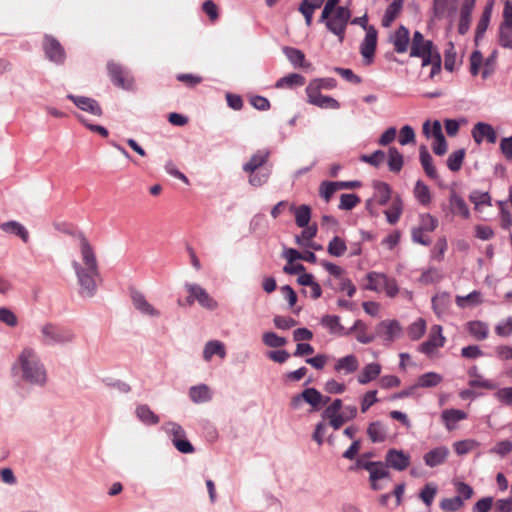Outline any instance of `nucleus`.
I'll list each match as a JSON object with an SVG mask.
<instances>
[{"instance_id":"48","label":"nucleus","mask_w":512,"mask_h":512,"mask_svg":"<svg viewBox=\"0 0 512 512\" xmlns=\"http://www.w3.org/2000/svg\"><path fill=\"white\" fill-rule=\"evenodd\" d=\"M374 197L380 205H385L390 199L391 190L387 183L375 182L374 183Z\"/></svg>"},{"instance_id":"39","label":"nucleus","mask_w":512,"mask_h":512,"mask_svg":"<svg viewBox=\"0 0 512 512\" xmlns=\"http://www.w3.org/2000/svg\"><path fill=\"white\" fill-rule=\"evenodd\" d=\"M388 276L383 273L371 272L367 275L368 283L366 289L381 292L383 291L384 285L387 281Z\"/></svg>"},{"instance_id":"29","label":"nucleus","mask_w":512,"mask_h":512,"mask_svg":"<svg viewBox=\"0 0 512 512\" xmlns=\"http://www.w3.org/2000/svg\"><path fill=\"white\" fill-rule=\"evenodd\" d=\"M381 373V365L378 363H369L365 365L357 376L359 384L365 385L376 379Z\"/></svg>"},{"instance_id":"26","label":"nucleus","mask_w":512,"mask_h":512,"mask_svg":"<svg viewBox=\"0 0 512 512\" xmlns=\"http://www.w3.org/2000/svg\"><path fill=\"white\" fill-rule=\"evenodd\" d=\"M189 397L196 404L205 403L212 399V391L206 384H199L190 387Z\"/></svg>"},{"instance_id":"18","label":"nucleus","mask_w":512,"mask_h":512,"mask_svg":"<svg viewBox=\"0 0 512 512\" xmlns=\"http://www.w3.org/2000/svg\"><path fill=\"white\" fill-rule=\"evenodd\" d=\"M450 454L449 449L446 446H438L428 451L423 460L428 467H436L443 464Z\"/></svg>"},{"instance_id":"12","label":"nucleus","mask_w":512,"mask_h":512,"mask_svg":"<svg viewBox=\"0 0 512 512\" xmlns=\"http://www.w3.org/2000/svg\"><path fill=\"white\" fill-rule=\"evenodd\" d=\"M131 300L133 307L143 316L149 318L160 317V310L155 308L142 293L134 291L131 295Z\"/></svg>"},{"instance_id":"58","label":"nucleus","mask_w":512,"mask_h":512,"mask_svg":"<svg viewBox=\"0 0 512 512\" xmlns=\"http://www.w3.org/2000/svg\"><path fill=\"white\" fill-rule=\"evenodd\" d=\"M321 323L330 330L331 333H340L343 330L340 324V318L335 315H326L322 318Z\"/></svg>"},{"instance_id":"38","label":"nucleus","mask_w":512,"mask_h":512,"mask_svg":"<svg viewBox=\"0 0 512 512\" xmlns=\"http://www.w3.org/2000/svg\"><path fill=\"white\" fill-rule=\"evenodd\" d=\"M454 452L458 456H464L480 446V443L475 439H464L453 443Z\"/></svg>"},{"instance_id":"47","label":"nucleus","mask_w":512,"mask_h":512,"mask_svg":"<svg viewBox=\"0 0 512 512\" xmlns=\"http://www.w3.org/2000/svg\"><path fill=\"white\" fill-rule=\"evenodd\" d=\"M491 14H492V3L488 4L485 7V9L482 13V16L477 24L476 37H475L476 41H478L480 38H482L484 33L486 32V30L489 26Z\"/></svg>"},{"instance_id":"32","label":"nucleus","mask_w":512,"mask_h":512,"mask_svg":"<svg viewBox=\"0 0 512 512\" xmlns=\"http://www.w3.org/2000/svg\"><path fill=\"white\" fill-rule=\"evenodd\" d=\"M450 306V294L439 292L432 298V308L438 317L444 315Z\"/></svg>"},{"instance_id":"3","label":"nucleus","mask_w":512,"mask_h":512,"mask_svg":"<svg viewBox=\"0 0 512 512\" xmlns=\"http://www.w3.org/2000/svg\"><path fill=\"white\" fill-rule=\"evenodd\" d=\"M410 57L421 59L423 72L430 67L427 77L432 79L441 70V56L431 40L415 31L409 46Z\"/></svg>"},{"instance_id":"7","label":"nucleus","mask_w":512,"mask_h":512,"mask_svg":"<svg viewBox=\"0 0 512 512\" xmlns=\"http://www.w3.org/2000/svg\"><path fill=\"white\" fill-rule=\"evenodd\" d=\"M163 430L169 435L179 452L188 454L194 451L192 444L186 439L184 429L178 423L167 422L163 425Z\"/></svg>"},{"instance_id":"55","label":"nucleus","mask_w":512,"mask_h":512,"mask_svg":"<svg viewBox=\"0 0 512 512\" xmlns=\"http://www.w3.org/2000/svg\"><path fill=\"white\" fill-rule=\"evenodd\" d=\"M465 150L459 149L451 153L447 159V166L451 171H458L463 163Z\"/></svg>"},{"instance_id":"45","label":"nucleus","mask_w":512,"mask_h":512,"mask_svg":"<svg viewBox=\"0 0 512 512\" xmlns=\"http://www.w3.org/2000/svg\"><path fill=\"white\" fill-rule=\"evenodd\" d=\"M355 332L356 339L363 344H368L374 340V335L368 334L366 332V325L361 320L355 321L354 325L351 327L348 333Z\"/></svg>"},{"instance_id":"40","label":"nucleus","mask_w":512,"mask_h":512,"mask_svg":"<svg viewBox=\"0 0 512 512\" xmlns=\"http://www.w3.org/2000/svg\"><path fill=\"white\" fill-rule=\"evenodd\" d=\"M469 333L477 340H484L488 337L489 327L482 321H470L467 323Z\"/></svg>"},{"instance_id":"50","label":"nucleus","mask_w":512,"mask_h":512,"mask_svg":"<svg viewBox=\"0 0 512 512\" xmlns=\"http://www.w3.org/2000/svg\"><path fill=\"white\" fill-rule=\"evenodd\" d=\"M414 195L422 205H428L431 202V193L429 187L422 181H417L414 188Z\"/></svg>"},{"instance_id":"53","label":"nucleus","mask_w":512,"mask_h":512,"mask_svg":"<svg viewBox=\"0 0 512 512\" xmlns=\"http://www.w3.org/2000/svg\"><path fill=\"white\" fill-rule=\"evenodd\" d=\"M512 452V441L502 440L497 442L490 450L489 453L504 458Z\"/></svg>"},{"instance_id":"59","label":"nucleus","mask_w":512,"mask_h":512,"mask_svg":"<svg viewBox=\"0 0 512 512\" xmlns=\"http://www.w3.org/2000/svg\"><path fill=\"white\" fill-rule=\"evenodd\" d=\"M463 505L464 502L460 496L445 498L440 502L441 509L445 511H457L461 509Z\"/></svg>"},{"instance_id":"10","label":"nucleus","mask_w":512,"mask_h":512,"mask_svg":"<svg viewBox=\"0 0 512 512\" xmlns=\"http://www.w3.org/2000/svg\"><path fill=\"white\" fill-rule=\"evenodd\" d=\"M411 457L403 450L395 448L389 449L385 455V464L388 468H392L397 471H404L410 465Z\"/></svg>"},{"instance_id":"52","label":"nucleus","mask_w":512,"mask_h":512,"mask_svg":"<svg viewBox=\"0 0 512 512\" xmlns=\"http://www.w3.org/2000/svg\"><path fill=\"white\" fill-rule=\"evenodd\" d=\"M442 274L439 269L435 267H430L427 270L423 271L419 278V282L424 285H429L433 283H437L442 279Z\"/></svg>"},{"instance_id":"41","label":"nucleus","mask_w":512,"mask_h":512,"mask_svg":"<svg viewBox=\"0 0 512 512\" xmlns=\"http://www.w3.org/2000/svg\"><path fill=\"white\" fill-rule=\"evenodd\" d=\"M420 162L426 175L432 179L437 178V170L432 163V157L425 146L420 147Z\"/></svg>"},{"instance_id":"62","label":"nucleus","mask_w":512,"mask_h":512,"mask_svg":"<svg viewBox=\"0 0 512 512\" xmlns=\"http://www.w3.org/2000/svg\"><path fill=\"white\" fill-rule=\"evenodd\" d=\"M499 42L502 47L512 49V27L501 24Z\"/></svg>"},{"instance_id":"33","label":"nucleus","mask_w":512,"mask_h":512,"mask_svg":"<svg viewBox=\"0 0 512 512\" xmlns=\"http://www.w3.org/2000/svg\"><path fill=\"white\" fill-rule=\"evenodd\" d=\"M455 302L458 307L472 308L480 305L483 302L482 294L479 291H473L466 296H456Z\"/></svg>"},{"instance_id":"34","label":"nucleus","mask_w":512,"mask_h":512,"mask_svg":"<svg viewBox=\"0 0 512 512\" xmlns=\"http://www.w3.org/2000/svg\"><path fill=\"white\" fill-rule=\"evenodd\" d=\"M404 0H393L392 3L387 7L385 14L382 18V25L389 27L396 17L400 14L403 8Z\"/></svg>"},{"instance_id":"20","label":"nucleus","mask_w":512,"mask_h":512,"mask_svg":"<svg viewBox=\"0 0 512 512\" xmlns=\"http://www.w3.org/2000/svg\"><path fill=\"white\" fill-rule=\"evenodd\" d=\"M359 361L354 355H347L336 360L334 365L335 372L343 375L354 373L358 370Z\"/></svg>"},{"instance_id":"61","label":"nucleus","mask_w":512,"mask_h":512,"mask_svg":"<svg viewBox=\"0 0 512 512\" xmlns=\"http://www.w3.org/2000/svg\"><path fill=\"white\" fill-rule=\"evenodd\" d=\"M0 322L6 324L8 327H16L18 325V317L9 308L1 307Z\"/></svg>"},{"instance_id":"49","label":"nucleus","mask_w":512,"mask_h":512,"mask_svg":"<svg viewBox=\"0 0 512 512\" xmlns=\"http://www.w3.org/2000/svg\"><path fill=\"white\" fill-rule=\"evenodd\" d=\"M346 250L347 246L345 241L338 236L333 237L327 246L328 253L334 257L343 256Z\"/></svg>"},{"instance_id":"63","label":"nucleus","mask_w":512,"mask_h":512,"mask_svg":"<svg viewBox=\"0 0 512 512\" xmlns=\"http://www.w3.org/2000/svg\"><path fill=\"white\" fill-rule=\"evenodd\" d=\"M494 396L503 405L512 407V386L498 388Z\"/></svg>"},{"instance_id":"16","label":"nucleus","mask_w":512,"mask_h":512,"mask_svg":"<svg viewBox=\"0 0 512 512\" xmlns=\"http://www.w3.org/2000/svg\"><path fill=\"white\" fill-rule=\"evenodd\" d=\"M447 209L453 216H458L463 219H468L470 217V211L467 203L456 192H451Z\"/></svg>"},{"instance_id":"51","label":"nucleus","mask_w":512,"mask_h":512,"mask_svg":"<svg viewBox=\"0 0 512 512\" xmlns=\"http://www.w3.org/2000/svg\"><path fill=\"white\" fill-rule=\"evenodd\" d=\"M438 488L434 483H427L419 493V498L427 506L430 507L435 499Z\"/></svg>"},{"instance_id":"44","label":"nucleus","mask_w":512,"mask_h":512,"mask_svg":"<svg viewBox=\"0 0 512 512\" xmlns=\"http://www.w3.org/2000/svg\"><path fill=\"white\" fill-rule=\"evenodd\" d=\"M291 210L294 211L296 224L301 227H307L311 218V209L307 205H301L299 207L291 206Z\"/></svg>"},{"instance_id":"9","label":"nucleus","mask_w":512,"mask_h":512,"mask_svg":"<svg viewBox=\"0 0 512 512\" xmlns=\"http://www.w3.org/2000/svg\"><path fill=\"white\" fill-rule=\"evenodd\" d=\"M109 75L115 85L122 89H132L134 79L128 73H126L123 67L115 63L114 61H110L107 64Z\"/></svg>"},{"instance_id":"14","label":"nucleus","mask_w":512,"mask_h":512,"mask_svg":"<svg viewBox=\"0 0 512 512\" xmlns=\"http://www.w3.org/2000/svg\"><path fill=\"white\" fill-rule=\"evenodd\" d=\"M389 42L397 53H406L411 42L409 30L405 26H400L389 36Z\"/></svg>"},{"instance_id":"56","label":"nucleus","mask_w":512,"mask_h":512,"mask_svg":"<svg viewBox=\"0 0 512 512\" xmlns=\"http://www.w3.org/2000/svg\"><path fill=\"white\" fill-rule=\"evenodd\" d=\"M262 340L266 346L272 348L282 347L287 343V340L284 337H280L274 332H265L262 335Z\"/></svg>"},{"instance_id":"64","label":"nucleus","mask_w":512,"mask_h":512,"mask_svg":"<svg viewBox=\"0 0 512 512\" xmlns=\"http://www.w3.org/2000/svg\"><path fill=\"white\" fill-rule=\"evenodd\" d=\"M336 86V80L334 78H319L310 81L307 87H312L313 89L321 90V89H333Z\"/></svg>"},{"instance_id":"25","label":"nucleus","mask_w":512,"mask_h":512,"mask_svg":"<svg viewBox=\"0 0 512 512\" xmlns=\"http://www.w3.org/2000/svg\"><path fill=\"white\" fill-rule=\"evenodd\" d=\"M135 415L140 422L147 426L157 425L160 422L159 416L146 404L137 405Z\"/></svg>"},{"instance_id":"11","label":"nucleus","mask_w":512,"mask_h":512,"mask_svg":"<svg viewBox=\"0 0 512 512\" xmlns=\"http://www.w3.org/2000/svg\"><path fill=\"white\" fill-rule=\"evenodd\" d=\"M321 90L306 87V94L308 102L322 109L336 110L340 107L339 102L330 96H325L320 93Z\"/></svg>"},{"instance_id":"43","label":"nucleus","mask_w":512,"mask_h":512,"mask_svg":"<svg viewBox=\"0 0 512 512\" xmlns=\"http://www.w3.org/2000/svg\"><path fill=\"white\" fill-rule=\"evenodd\" d=\"M404 164L403 155L395 147H390L388 150V167L389 170L395 173L401 171Z\"/></svg>"},{"instance_id":"17","label":"nucleus","mask_w":512,"mask_h":512,"mask_svg":"<svg viewBox=\"0 0 512 512\" xmlns=\"http://www.w3.org/2000/svg\"><path fill=\"white\" fill-rule=\"evenodd\" d=\"M472 137L477 144L482 143L486 139L489 143L494 144L497 140L496 132L493 127L484 122H478L472 129Z\"/></svg>"},{"instance_id":"46","label":"nucleus","mask_w":512,"mask_h":512,"mask_svg":"<svg viewBox=\"0 0 512 512\" xmlns=\"http://www.w3.org/2000/svg\"><path fill=\"white\" fill-rule=\"evenodd\" d=\"M284 54L288 60L294 65L299 67H308L310 64L306 63L305 55L302 51L292 47H285L283 49Z\"/></svg>"},{"instance_id":"60","label":"nucleus","mask_w":512,"mask_h":512,"mask_svg":"<svg viewBox=\"0 0 512 512\" xmlns=\"http://www.w3.org/2000/svg\"><path fill=\"white\" fill-rule=\"evenodd\" d=\"M401 212H402L401 202L399 200H394L391 207L385 211L387 221L390 224H395L399 220Z\"/></svg>"},{"instance_id":"8","label":"nucleus","mask_w":512,"mask_h":512,"mask_svg":"<svg viewBox=\"0 0 512 512\" xmlns=\"http://www.w3.org/2000/svg\"><path fill=\"white\" fill-rule=\"evenodd\" d=\"M186 290L195 298L199 305L209 311H214L219 307L218 302L200 285L186 284Z\"/></svg>"},{"instance_id":"42","label":"nucleus","mask_w":512,"mask_h":512,"mask_svg":"<svg viewBox=\"0 0 512 512\" xmlns=\"http://www.w3.org/2000/svg\"><path fill=\"white\" fill-rule=\"evenodd\" d=\"M443 377L436 372H428L418 377L415 387L430 388L440 384Z\"/></svg>"},{"instance_id":"15","label":"nucleus","mask_w":512,"mask_h":512,"mask_svg":"<svg viewBox=\"0 0 512 512\" xmlns=\"http://www.w3.org/2000/svg\"><path fill=\"white\" fill-rule=\"evenodd\" d=\"M377 44V31L374 27L370 26L367 29L365 38L361 43L360 52L363 56L366 64H370L372 62L375 49Z\"/></svg>"},{"instance_id":"37","label":"nucleus","mask_w":512,"mask_h":512,"mask_svg":"<svg viewBox=\"0 0 512 512\" xmlns=\"http://www.w3.org/2000/svg\"><path fill=\"white\" fill-rule=\"evenodd\" d=\"M269 157L268 151H258L254 154L250 160L243 166L245 172L253 173L258 168L266 163Z\"/></svg>"},{"instance_id":"22","label":"nucleus","mask_w":512,"mask_h":512,"mask_svg":"<svg viewBox=\"0 0 512 512\" xmlns=\"http://www.w3.org/2000/svg\"><path fill=\"white\" fill-rule=\"evenodd\" d=\"M44 48L48 58L54 62H62L64 59V51L60 43L50 37L46 36L44 41Z\"/></svg>"},{"instance_id":"57","label":"nucleus","mask_w":512,"mask_h":512,"mask_svg":"<svg viewBox=\"0 0 512 512\" xmlns=\"http://www.w3.org/2000/svg\"><path fill=\"white\" fill-rule=\"evenodd\" d=\"M438 226V220L431 214H423L420 216V224L417 229H421V231L432 232Z\"/></svg>"},{"instance_id":"36","label":"nucleus","mask_w":512,"mask_h":512,"mask_svg":"<svg viewBox=\"0 0 512 512\" xmlns=\"http://www.w3.org/2000/svg\"><path fill=\"white\" fill-rule=\"evenodd\" d=\"M0 228L6 233L15 234V235L19 236L25 243L28 242V240H29L28 231L19 222H16V221L5 222V223L1 224Z\"/></svg>"},{"instance_id":"21","label":"nucleus","mask_w":512,"mask_h":512,"mask_svg":"<svg viewBox=\"0 0 512 512\" xmlns=\"http://www.w3.org/2000/svg\"><path fill=\"white\" fill-rule=\"evenodd\" d=\"M433 14L435 18H443L455 13L457 9L456 0H433Z\"/></svg>"},{"instance_id":"31","label":"nucleus","mask_w":512,"mask_h":512,"mask_svg":"<svg viewBox=\"0 0 512 512\" xmlns=\"http://www.w3.org/2000/svg\"><path fill=\"white\" fill-rule=\"evenodd\" d=\"M303 400L314 408L325 405L330 400L329 397H324L315 388H307L302 392Z\"/></svg>"},{"instance_id":"23","label":"nucleus","mask_w":512,"mask_h":512,"mask_svg":"<svg viewBox=\"0 0 512 512\" xmlns=\"http://www.w3.org/2000/svg\"><path fill=\"white\" fill-rule=\"evenodd\" d=\"M401 333V327L397 321H383L377 326V334L391 342Z\"/></svg>"},{"instance_id":"1","label":"nucleus","mask_w":512,"mask_h":512,"mask_svg":"<svg viewBox=\"0 0 512 512\" xmlns=\"http://www.w3.org/2000/svg\"><path fill=\"white\" fill-rule=\"evenodd\" d=\"M74 242L77 253L71 260V266L77 277L79 294L82 297L91 298L97 291L99 278L97 256L93 246L83 234H77Z\"/></svg>"},{"instance_id":"2","label":"nucleus","mask_w":512,"mask_h":512,"mask_svg":"<svg viewBox=\"0 0 512 512\" xmlns=\"http://www.w3.org/2000/svg\"><path fill=\"white\" fill-rule=\"evenodd\" d=\"M11 371L22 382L43 387L48 380L47 369L36 348L23 347L12 364Z\"/></svg>"},{"instance_id":"24","label":"nucleus","mask_w":512,"mask_h":512,"mask_svg":"<svg viewBox=\"0 0 512 512\" xmlns=\"http://www.w3.org/2000/svg\"><path fill=\"white\" fill-rule=\"evenodd\" d=\"M475 3H476V0H464V2L462 4L461 12H460V21H459V26H458V30H459L460 34H465L470 27L471 14H472V10L475 6Z\"/></svg>"},{"instance_id":"35","label":"nucleus","mask_w":512,"mask_h":512,"mask_svg":"<svg viewBox=\"0 0 512 512\" xmlns=\"http://www.w3.org/2000/svg\"><path fill=\"white\" fill-rule=\"evenodd\" d=\"M305 83V78L297 73H292L280 78L275 86L279 89H291L293 87L302 86Z\"/></svg>"},{"instance_id":"4","label":"nucleus","mask_w":512,"mask_h":512,"mask_svg":"<svg viewBox=\"0 0 512 512\" xmlns=\"http://www.w3.org/2000/svg\"><path fill=\"white\" fill-rule=\"evenodd\" d=\"M355 469H363L369 473V482L373 490H382L384 482L391 480V473L384 462L368 460L367 454H362L356 459Z\"/></svg>"},{"instance_id":"54","label":"nucleus","mask_w":512,"mask_h":512,"mask_svg":"<svg viewBox=\"0 0 512 512\" xmlns=\"http://www.w3.org/2000/svg\"><path fill=\"white\" fill-rule=\"evenodd\" d=\"M426 331V322L422 318H418L408 328V335L412 340L420 339Z\"/></svg>"},{"instance_id":"28","label":"nucleus","mask_w":512,"mask_h":512,"mask_svg":"<svg viewBox=\"0 0 512 512\" xmlns=\"http://www.w3.org/2000/svg\"><path fill=\"white\" fill-rule=\"evenodd\" d=\"M214 355L219 356L221 359L226 356L225 345L219 340L208 341L204 346L203 358L205 361H210Z\"/></svg>"},{"instance_id":"30","label":"nucleus","mask_w":512,"mask_h":512,"mask_svg":"<svg viewBox=\"0 0 512 512\" xmlns=\"http://www.w3.org/2000/svg\"><path fill=\"white\" fill-rule=\"evenodd\" d=\"M367 435L373 443L383 442L387 438V428L381 421H375L369 424Z\"/></svg>"},{"instance_id":"6","label":"nucleus","mask_w":512,"mask_h":512,"mask_svg":"<svg viewBox=\"0 0 512 512\" xmlns=\"http://www.w3.org/2000/svg\"><path fill=\"white\" fill-rule=\"evenodd\" d=\"M76 335L68 329H61L52 323L40 326V341L47 346L65 345L74 342Z\"/></svg>"},{"instance_id":"27","label":"nucleus","mask_w":512,"mask_h":512,"mask_svg":"<svg viewBox=\"0 0 512 512\" xmlns=\"http://www.w3.org/2000/svg\"><path fill=\"white\" fill-rule=\"evenodd\" d=\"M441 418L447 430L456 428V423L467 418V414L459 409H446L442 412Z\"/></svg>"},{"instance_id":"5","label":"nucleus","mask_w":512,"mask_h":512,"mask_svg":"<svg viewBox=\"0 0 512 512\" xmlns=\"http://www.w3.org/2000/svg\"><path fill=\"white\" fill-rule=\"evenodd\" d=\"M350 18L351 12L347 7H338L336 10L330 11L326 17L322 12L319 21L325 24L327 30L335 35L339 42H343Z\"/></svg>"},{"instance_id":"13","label":"nucleus","mask_w":512,"mask_h":512,"mask_svg":"<svg viewBox=\"0 0 512 512\" xmlns=\"http://www.w3.org/2000/svg\"><path fill=\"white\" fill-rule=\"evenodd\" d=\"M445 340L442 334V327L440 325H434L431 327L428 340L420 345L419 351L429 355L433 353L435 349L442 347Z\"/></svg>"},{"instance_id":"19","label":"nucleus","mask_w":512,"mask_h":512,"mask_svg":"<svg viewBox=\"0 0 512 512\" xmlns=\"http://www.w3.org/2000/svg\"><path fill=\"white\" fill-rule=\"evenodd\" d=\"M70 99L79 109L88 112L94 116H100L102 114L99 104L92 98L84 96L68 95Z\"/></svg>"}]
</instances>
